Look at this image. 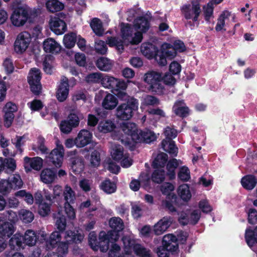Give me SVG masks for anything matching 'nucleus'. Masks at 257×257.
<instances>
[{
	"mask_svg": "<svg viewBox=\"0 0 257 257\" xmlns=\"http://www.w3.org/2000/svg\"><path fill=\"white\" fill-rule=\"evenodd\" d=\"M70 162L71 170L75 175H78L83 171L84 160L82 157H72L70 159Z\"/></svg>",
	"mask_w": 257,
	"mask_h": 257,
	"instance_id": "b1692460",
	"label": "nucleus"
},
{
	"mask_svg": "<svg viewBox=\"0 0 257 257\" xmlns=\"http://www.w3.org/2000/svg\"><path fill=\"white\" fill-rule=\"evenodd\" d=\"M103 75L100 73H91L88 74L85 80L87 83H98L102 81Z\"/></svg>",
	"mask_w": 257,
	"mask_h": 257,
	"instance_id": "4d7b16f0",
	"label": "nucleus"
},
{
	"mask_svg": "<svg viewBox=\"0 0 257 257\" xmlns=\"http://www.w3.org/2000/svg\"><path fill=\"white\" fill-rule=\"evenodd\" d=\"M32 9L28 6H17L13 9L10 19L12 24L15 27L23 26L27 22H32Z\"/></svg>",
	"mask_w": 257,
	"mask_h": 257,
	"instance_id": "7ed1b4c3",
	"label": "nucleus"
},
{
	"mask_svg": "<svg viewBox=\"0 0 257 257\" xmlns=\"http://www.w3.org/2000/svg\"><path fill=\"white\" fill-rule=\"evenodd\" d=\"M179 199V198L176 194H169L167 196V199L163 201L162 205L164 209L168 211L170 213L176 212H177V209L174 206V205H177V203Z\"/></svg>",
	"mask_w": 257,
	"mask_h": 257,
	"instance_id": "5701e85b",
	"label": "nucleus"
},
{
	"mask_svg": "<svg viewBox=\"0 0 257 257\" xmlns=\"http://www.w3.org/2000/svg\"><path fill=\"white\" fill-rule=\"evenodd\" d=\"M58 17H51L49 21L50 30L57 35L64 34L67 30V25L64 20L60 19L64 18L65 15L63 13H59Z\"/></svg>",
	"mask_w": 257,
	"mask_h": 257,
	"instance_id": "f8f14e48",
	"label": "nucleus"
},
{
	"mask_svg": "<svg viewBox=\"0 0 257 257\" xmlns=\"http://www.w3.org/2000/svg\"><path fill=\"white\" fill-rule=\"evenodd\" d=\"M136 254L141 257H151V250L140 244H136L134 247Z\"/></svg>",
	"mask_w": 257,
	"mask_h": 257,
	"instance_id": "603ef678",
	"label": "nucleus"
},
{
	"mask_svg": "<svg viewBox=\"0 0 257 257\" xmlns=\"http://www.w3.org/2000/svg\"><path fill=\"white\" fill-rule=\"evenodd\" d=\"M172 217L165 216L160 220L154 226V232L157 235L163 234L171 225Z\"/></svg>",
	"mask_w": 257,
	"mask_h": 257,
	"instance_id": "412c9836",
	"label": "nucleus"
},
{
	"mask_svg": "<svg viewBox=\"0 0 257 257\" xmlns=\"http://www.w3.org/2000/svg\"><path fill=\"white\" fill-rule=\"evenodd\" d=\"M47 10L51 13L59 12L64 8V4L58 0H48L46 3Z\"/></svg>",
	"mask_w": 257,
	"mask_h": 257,
	"instance_id": "58836bf2",
	"label": "nucleus"
},
{
	"mask_svg": "<svg viewBox=\"0 0 257 257\" xmlns=\"http://www.w3.org/2000/svg\"><path fill=\"white\" fill-rule=\"evenodd\" d=\"M177 55L176 51L171 44L165 43L161 45L159 54V65L164 66L167 64V58L172 59Z\"/></svg>",
	"mask_w": 257,
	"mask_h": 257,
	"instance_id": "4468645a",
	"label": "nucleus"
},
{
	"mask_svg": "<svg viewBox=\"0 0 257 257\" xmlns=\"http://www.w3.org/2000/svg\"><path fill=\"white\" fill-rule=\"evenodd\" d=\"M9 214L8 219L10 221H7V218L4 217H0V235L2 236L10 237L15 231L14 225L18 220V216L16 213L12 211H8Z\"/></svg>",
	"mask_w": 257,
	"mask_h": 257,
	"instance_id": "39448f33",
	"label": "nucleus"
},
{
	"mask_svg": "<svg viewBox=\"0 0 257 257\" xmlns=\"http://www.w3.org/2000/svg\"><path fill=\"white\" fill-rule=\"evenodd\" d=\"M11 191L10 183L8 180H2L0 181V193L6 195L8 194Z\"/></svg>",
	"mask_w": 257,
	"mask_h": 257,
	"instance_id": "680f3d73",
	"label": "nucleus"
},
{
	"mask_svg": "<svg viewBox=\"0 0 257 257\" xmlns=\"http://www.w3.org/2000/svg\"><path fill=\"white\" fill-rule=\"evenodd\" d=\"M4 126L7 128H9L12 124L14 119V113L11 112L4 113Z\"/></svg>",
	"mask_w": 257,
	"mask_h": 257,
	"instance_id": "0e129e2a",
	"label": "nucleus"
},
{
	"mask_svg": "<svg viewBox=\"0 0 257 257\" xmlns=\"http://www.w3.org/2000/svg\"><path fill=\"white\" fill-rule=\"evenodd\" d=\"M113 160L119 162L124 156L123 154V148L120 145L116 146L111 152Z\"/></svg>",
	"mask_w": 257,
	"mask_h": 257,
	"instance_id": "864d4df0",
	"label": "nucleus"
},
{
	"mask_svg": "<svg viewBox=\"0 0 257 257\" xmlns=\"http://www.w3.org/2000/svg\"><path fill=\"white\" fill-rule=\"evenodd\" d=\"M139 100L135 97L130 98L126 102L119 104L115 111L116 117L121 120H128L139 108Z\"/></svg>",
	"mask_w": 257,
	"mask_h": 257,
	"instance_id": "20e7f679",
	"label": "nucleus"
},
{
	"mask_svg": "<svg viewBox=\"0 0 257 257\" xmlns=\"http://www.w3.org/2000/svg\"><path fill=\"white\" fill-rule=\"evenodd\" d=\"M177 214L179 215L178 221L181 225L185 226L189 224V217L188 213L182 211L180 212H177Z\"/></svg>",
	"mask_w": 257,
	"mask_h": 257,
	"instance_id": "052dcab7",
	"label": "nucleus"
},
{
	"mask_svg": "<svg viewBox=\"0 0 257 257\" xmlns=\"http://www.w3.org/2000/svg\"><path fill=\"white\" fill-rule=\"evenodd\" d=\"M10 183L11 190H17L22 187L23 182L19 174H14L10 177L8 180Z\"/></svg>",
	"mask_w": 257,
	"mask_h": 257,
	"instance_id": "a19ab883",
	"label": "nucleus"
},
{
	"mask_svg": "<svg viewBox=\"0 0 257 257\" xmlns=\"http://www.w3.org/2000/svg\"><path fill=\"white\" fill-rule=\"evenodd\" d=\"M43 49L46 53H58L60 50V45L53 39L49 38L43 42Z\"/></svg>",
	"mask_w": 257,
	"mask_h": 257,
	"instance_id": "c85d7f7f",
	"label": "nucleus"
},
{
	"mask_svg": "<svg viewBox=\"0 0 257 257\" xmlns=\"http://www.w3.org/2000/svg\"><path fill=\"white\" fill-rule=\"evenodd\" d=\"M100 189L107 194L114 193L116 190V184L109 178H106L99 185Z\"/></svg>",
	"mask_w": 257,
	"mask_h": 257,
	"instance_id": "7c9ffc66",
	"label": "nucleus"
},
{
	"mask_svg": "<svg viewBox=\"0 0 257 257\" xmlns=\"http://www.w3.org/2000/svg\"><path fill=\"white\" fill-rule=\"evenodd\" d=\"M181 68V65L178 62L175 61L171 62L169 66V71L174 75L179 74Z\"/></svg>",
	"mask_w": 257,
	"mask_h": 257,
	"instance_id": "69168bd1",
	"label": "nucleus"
},
{
	"mask_svg": "<svg viewBox=\"0 0 257 257\" xmlns=\"http://www.w3.org/2000/svg\"><path fill=\"white\" fill-rule=\"evenodd\" d=\"M96 67L101 71H108L112 67V63L110 59L103 57H99L95 63Z\"/></svg>",
	"mask_w": 257,
	"mask_h": 257,
	"instance_id": "e433bc0d",
	"label": "nucleus"
},
{
	"mask_svg": "<svg viewBox=\"0 0 257 257\" xmlns=\"http://www.w3.org/2000/svg\"><path fill=\"white\" fill-rule=\"evenodd\" d=\"M247 213L248 223L251 224L257 223V210L254 208H250Z\"/></svg>",
	"mask_w": 257,
	"mask_h": 257,
	"instance_id": "338daca9",
	"label": "nucleus"
},
{
	"mask_svg": "<svg viewBox=\"0 0 257 257\" xmlns=\"http://www.w3.org/2000/svg\"><path fill=\"white\" fill-rule=\"evenodd\" d=\"M55 225L58 231H53L49 237V243L51 244H54L57 243L63 235L65 238H70L69 241H72L76 244L80 243L83 239L84 236L81 233L75 232L72 230H67L65 231L66 227V217L60 214L56 217Z\"/></svg>",
	"mask_w": 257,
	"mask_h": 257,
	"instance_id": "f03ea898",
	"label": "nucleus"
},
{
	"mask_svg": "<svg viewBox=\"0 0 257 257\" xmlns=\"http://www.w3.org/2000/svg\"><path fill=\"white\" fill-rule=\"evenodd\" d=\"M109 225L111 230H109L107 233L118 240L120 236L119 232L124 228L122 219L119 217H111L109 220Z\"/></svg>",
	"mask_w": 257,
	"mask_h": 257,
	"instance_id": "dca6fc26",
	"label": "nucleus"
},
{
	"mask_svg": "<svg viewBox=\"0 0 257 257\" xmlns=\"http://www.w3.org/2000/svg\"><path fill=\"white\" fill-rule=\"evenodd\" d=\"M230 15L231 13L230 12L225 10L219 15L217 19V24L215 27V30L217 32H220L223 29L225 25V21L230 17Z\"/></svg>",
	"mask_w": 257,
	"mask_h": 257,
	"instance_id": "79ce46f5",
	"label": "nucleus"
},
{
	"mask_svg": "<svg viewBox=\"0 0 257 257\" xmlns=\"http://www.w3.org/2000/svg\"><path fill=\"white\" fill-rule=\"evenodd\" d=\"M144 80L149 85L150 90L158 94L163 93L164 86L161 73L155 71L148 73L146 74Z\"/></svg>",
	"mask_w": 257,
	"mask_h": 257,
	"instance_id": "423d86ee",
	"label": "nucleus"
},
{
	"mask_svg": "<svg viewBox=\"0 0 257 257\" xmlns=\"http://www.w3.org/2000/svg\"><path fill=\"white\" fill-rule=\"evenodd\" d=\"M38 239L36 232L30 229L27 230L23 235L24 244L31 246L35 244Z\"/></svg>",
	"mask_w": 257,
	"mask_h": 257,
	"instance_id": "2f4dec72",
	"label": "nucleus"
},
{
	"mask_svg": "<svg viewBox=\"0 0 257 257\" xmlns=\"http://www.w3.org/2000/svg\"><path fill=\"white\" fill-rule=\"evenodd\" d=\"M164 135L166 136L167 141H172L173 139L175 138L177 136L176 130L170 126H167L165 128Z\"/></svg>",
	"mask_w": 257,
	"mask_h": 257,
	"instance_id": "e2e57ef3",
	"label": "nucleus"
},
{
	"mask_svg": "<svg viewBox=\"0 0 257 257\" xmlns=\"http://www.w3.org/2000/svg\"><path fill=\"white\" fill-rule=\"evenodd\" d=\"M19 217L23 222L29 223L34 220V215L30 210L22 209L19 212Z\"/></svg>",
	"mask_w": 257,
	"mask_h": 257,
	"instance_id": "3c124183",
	"label": "nucleus"
},
{
	"mask_svg": "<svg viewBox=\"0 0 257 257\" xmlns=\"http://www.w3.org/2000/svg\"><path fill=\"white\" fill-rule=\"evenodd\" d=\"M161 145L163 150L169 154H174L177 153L178 148L176 146L174 141L163 140Z\"/></svg>",
	"mask_w": 257,
	"mask_h": 257,
	"instance_id": "49530a36",
	"label": "nucleus"
},
{
	"mask_svg": "<svg viewBox=\"0 0 257 257\" xmlns=\"http://www.w3.org/2000/svg\"><path fill=\"white\" fill-rule=\"evenodd\" d=\"M240 183L243 188L251 190L256 185L257 179L253 175H246L241 178Z\"/></svg>",
	"mask_w": 257,
	"mask_h": 257,
	"instance_id": "cd10ccee",
	"label": "nucleus"
},
{
	"mask_svg": "<svg viewBox=\"0 0 257 257\" xmlns=\"http://www.w3.org/2000/svg\"><path fill=\"white\" fill-rule=\"evenodd\" d=\"M177 240L178 238L175 235L168 234L163 237L162 243L164 244L165 246H167L169 248H172V246H174L175 247L174 248V250L176 252L178 250V243H177Z\"/></svg>",
	"mask_w": 257,
	"mask_h": 257,
	"instance_id": "72a5a7b5",
	"label": "nucleus"
},
{
	"mask_svg": "<svg viewBox=\"0 0 257 257\" xmlns=\"http://www.w3.org/2000/svg\"><path fill=\"white\" fill-rule=\"evenodd\" d=\"M69 92L68 79L63 76L56 91V97L59 102L64 101L68 97Z\"/></svg>",
	"mask_w": 257,
	"mask_h": 257,
	"instance_id": "f3484780",
	"label": "nucleus"
},
{
	"mask_svg": "<svg viewBox=\"0 0 257 257\" xmlns=\"http://www.w3.org/2000/svg\"><path fill=\"white\" fill-rule=\"evenodd\" d=\"M31 37L29 33L24 31L17 37L14 43V50L17 53H23L28 48L31 41Z\"/></svg>",
	"mask_w": 257,
	"mask_h": 257,
	"instance_id": "ddd939ff",
	"label": "nucleus"
},
{
	"mask_svg": "<svg viewBox=\"0 0 257 257\" xmlns=\"http://www.w3.org/2000/svg\"><path fill=\"white\" fill-rule=\"evenodd\" d=\"M117 240L116 238L104 231L100 232L98 240L96 244L93 246L94 250L98 249L102 252H106L109 249L110 242H114Z\"/></svg>",
	"mask_w": 257,
	"mask_h": 257,
	"instance_id": "9b49d317",
	"label": "nucleus"
},
{
	"mask_svg": "<svg viewBox=\"0 0 257 257\" xmlns=\"http://www.w3.org/2000/svg\"><path fill=\"white\" fill-rule=\"evenodd\" d=\"M51 204L44 201L38 205V213L42 217L48 216L50 213Z\"/></svg>",
	"mask_w": 257,
	"mask_h": 257,
	"instance_id": "5fc2aeb1",
	"label": "nucleus"
},
{
	"mask_svg": "<svg viewBox=\"0 0 257 257\" xmlns=\"http://www.w3.org/2000/svg\"><path fill=\"white\" fill-rule=\"evenodd\" d=\"M178 177L183 182L188 181L190 178V170L186 166L182 167L178 173Z\"/></svg>",
	"mask_w": 257,
	"mask_h": 257,
	"instance_id": "6e6d98bb",
	"label": "nucleus"
},
{
	"mask_svg": "<svg viewBox=\"0 0 257 257\" xmlns=\"http://www.w3.org/2000/svg\"><path fill=\"white\" fill-rule=\"evenodd\" d=\"M41 180L45 184H51L57 178V170L54 168H45L40 174Z\"/></svg>",
	"mask_w": 257,
	"mask_h": 257,
	"instance_id": "4be33fe9",
	"label": "nucleus"
},
{
	"mask_svg": "<svg viewBox=\"0 0 257 257\" xmlns=\"http://www.w3.org/2000/svg\"><path fill=\"white\" fill-rule=\"evenodd\" d=\"M134 27L136 30L146 32L150 28V22L145 16H140L134 20Z\"/></svg>",
	"mask_w": 257,
	"mask_h": 257,
	"instance_id": "bb28decb",
	"label": "nucleus"
},
{
	"mask_svg": "<svg viewBox=\"0 0 257 257\" xmlns=\"http://www.w3.org/2000/svg\"><path fill=\"white\" fill-rule=\"evenodd\" d=\"M123 132L127 136L125 145L131 151H134L137 143L150 144L155 141L157 137L155 133L148 130H138L137 125L134 122H123L121 126Z\"/></svg>",
	"mask_w": 257,
	"mask_h": 257,
	"instance_id": "f257e3e1",
	"label": "nucleus"
},
{
	"mask_svg": "<svg viewBox=\"0 0 257 257\" xmlns=\"http://www.w3.org/2000/svg\"><path fill=\"white\" fill-rule=\"evenodd\" d=\"M162 244V245L157 249V253L159 257H169L170 252L173 254H174L175 251L174 248L175 247L172 246V248H169L167 246H165L163 243Z\"/></svg>",
	"mask_w": 257,
	"mask_h": 257,
	"instance_id": "de8ad7c7",
	"label": "nucleus"
},
{
	"mask_svg": "<svg viewBox=\"0 0 257 257\" xmlns=\"http://www.w3.org/2000/svg\"><path fill=\"white\" fill-rule=\"evenodd\" d=\"M100 162V156L99 152L97 150H94L91 152L90 156V163L93 167H97Z\"/></svg>",
	"mask_w": 257,
	"mask_h": 257,
	"instance_id": "bf43d9fd",
	"label": "nucleus"
},
{
	"mask_svg": "<svg viewBox=\"0 0 257 257\" xmlns=\"http://www.w3.org/2000/svg\"><path fill=\"white\" fill-rule=\"evenodd\" d=\"M24 242L23 241V235L19 233H16L10 239L9 241V246L11 250H20L21 248H24Z\"/></svg>",
	"mask_w": 257,
	"mask_h": 257,
	"instance_id": "a878e982",
	"label": "nucleus"
},
{
	"mask_svg": "<svg viewBox=\"0 0 257 257\" xmlns=\"http://www.w3.org/2000/svg\"><path fill=\"white\" fill-rule=\"evenodd\" d=\"M190 4L184 5L181 10L186 20L192 19L193 22H198V18L201 14V6L199 0H192Z\"/></svg>",
	"mask_w": 257,
	"mask_h": 257,
	"instance_id": "6e6552de",
	"label": "nucleus"
},
{
	"mask_svg": "<svg viewBox=\"0 0 257 257\" xmlns=\"http://www.w3.org/2000/svg\"><path fill=\"white\" fill-rule=\"evenodd\" d=\"M168 158V155L165 153L158 154L152 163L153 168L154 169L164 168L167 163Z\"/></svg>",
	"mask_w": 257,
	"mask_h": 257,
	"instance_id": "f704fd0d",
	"label": "nucleus"
},
{
	"mask_svg": "<svg viewBox=\"0 0 257 257\" xmlns=\"http://www.w3.org/2000/svg\"><path fill=\"white\" fill-rule=\"evenodd\" d=\"M118 104V100L115 96L108 93L104 97L102 106L103 108L107 110H112Z\"/></svg>",
	"mask_w": 257,
	"mask_h": 257,
	"instance_id": "c756f323",
	"label": "nucleus"
},
{
	"mask_svg": "<svg viewBox=\"0 0 257 257\" xmlns=\"http://www.w3.org/2000/svg\"><path fill=\"white\" fill-rule=\"evenodd\" d=\"M90 26L93 32L98 36H101L104 33L102 24L101 20L97 18H93L90 23Z\"/></svg>",
	"mask_w": 257,
	"mask_h": 257,
	"instance_id": "4c0bfd02",
	"label": "nucleus"
},
{
	"mask_svg": "<svg viewBox=\"0 0 257 257\" xmlns=\"http://www.w3.org/2000/svg\"><path fill=\"white\" fill-rule=\"evenodd\" d=\"M116 78L108 75L103 76L101 84L102 86L108 89H111V91L114 93L115 86H116Z\"/></svg>",
	"mask_w": 257,
	"mask_h": 257,
	"instance_id": "c03bdc74",
	"label": "nucleus"
},
{
	"mask_svg": "<svg viewBox=\"0 0 257 257\" xmlns=\"http://www.w3.org/2000/svg\"><path fill=\"white\" fill-rule=\"evenodd\" d=\"M141 50L145 57L149 59H154L159 64L160 50L157 46L150 42L144 43L141 45Z\"/></svg>",
	"mask_w": 257,
	"mask_h": 257,
	"instance_id": "2eb2a0df",
	"label": "nucleus"
},
{
	"mask_svg": "<svg viewBox=\"0 0 257 257\" xmlns=\"http://www.w3.org/2000/svg\"><path fill=\"white\" fill-rule=\"evenodd\" d=\"M64 155V149L62 144H56V147L48 154L46 162L49 165L59 168L62 166Z\"/></svg>",
	"mask_w": 257,
	"mask_h": 257,
	"instance_id": "9d476101",
	"label": "nucleus"
},
{
	"mask_svg": "<svg viewBox=\"0 0 257 257\" xmlns=\"http://www.w3.org/2000/svg\"><path fill=\"white\" fill-rule=\"evenodd\" d=\"M178 194L184 201H188L191 198L189 186L186 184L180 185L178 188Z\"/></svg>",
	"mask_w": 257,
	"mask_h": 257,
	"instance_id": "ea45409f",
	"label": "nucleus"
},
{
	"mask_svg": "<svg viewBox=\"0 0 257 257\" xmlns=\"http://www.w3.org/2000/svg\"><path fill=\"white\" fill-rule=\"evenodd\" d=\"M172 109L177 116L182 118L189 115L190 109L183 99L176 100L173 106Z\"/></svg>",
	"mask_w": 257,
	"mask_h": 257,
	"instance_id": "aec40b11",
	"label": "nucleus"
},
{
	"mask_svg": "<svg viewBox=\"0 0 257 257\" xmlns=\"http://www.w3.org/2000/svg\"><path fill=\"white\" fill-rule=\"evenodd\" d=\"M245 239L247 244L250 246H253L257 244V226L254 229L247 228L245 230Z\"/></svg>",
	"mask_w": 257,
	"mask_h": 257,
	"instance_id": "473e14b6",
	"label": "nucleus"
},
{
	"mask_svg": "<svg viewBox=\"0 0 257 257\" xmlns=\"http://www.w3.org/2000/svg\"><path fill=\"white\" fill-rule=\"evenodd\" d=\"M65 200L64 210L68 218L73 219L76 217L75 210L73 206L76 199L74 191L70 187L66 186L63 192Z\"/></svg>",
	"mask_w": 257,
	"mask_h": 257,
	"instance_id": "0eeeda50",
	"label": "nucleus"
},
{
	"mask_svg": "<svg viewBox=\"0 0 257 257\" xmlns=\"http://www.w3.org/2000/svg\"><path fill=\"white\" fill-rule=\"evenodd\" d=\"M63 44L64 46L70 49L73 47L77 41V35L74 32H71L64 36Z\"/></svg>",
	"mask_w": 257,
	"mask_h": 257,
	"instance_id": "37998d69",
	"label": "nucleus"
},
{
	"mask_svg": "<svg viewBox=\"0 0 257 257\" xmlns=\"http://www.w3.org/2000/svg\"><path fill=\"white\" fill-rule=\"evenodd\" d=\"M65 239V241H61V237H60L59 240L57 241V243L54 244H51L49 241L47 242V245H50L53 250L52 252L57 253L58 255H61L64 257V255H66L68 252L69 244L73 243H75L72 241H69V239H70V238Z\"/></svg>",
	"mask_w": 257,
	"mask_h": 257,
	"instance_id": "a211bd4d",
	"label": "nucleus"
},
{
	"mask_svg": "<svg viewBox=\"0 0 257 257\" xmlns=\"http://www.w3.org/2000/svg\"><path fill=\"white\" fill-rule=\"evenodd\" d=\"M122 39L124 41L129 40L134 32V28L128 23H121L120 25Z\"/></svg>",
	"mask_w": 257,
	"mask_h": 257,
	"instance_id": "c9c22d12",
	"label": "nucleus"
},
{
	"mask_svg": "<svg viewBox=\"0 0 257 257\" xmlns=\"http://www.w3.org/2000/svg\"><path fill=\"white\" fill-rule=\"evenodd\" d=\"M198 206L201 211L205 213H209L212 210V207L207 200H201L200 201Z\"/></svg>",
	"mask_w": 257,
	"mask_h": 257,
	"instance_id": "774afa93",
	"label": "nucleus"
},
{
	"mask_svg": "<svg viewBox=\"0 0 257 257\" xmlns=\"http://www.w3.org/2000/svg\"><path fill=\"white\" fill-rule=\"evenodd\" d=\"M165 178V171L163 169H155L151 175L152 181L157 184L162 183Z\"/></svg>",
	"mask_w": 257,
	"mask_h": 257,
	"instance_id": "a18cd8bd",
	"label": "nucleus"
},
{
	"mask_svg": "<svg viewBox=\"0 0 257 257\" xmlns=\"http://www.w3.org/2000/svg\"><path fill=\"white\" fill-rule=\"evenodd\" d=\"M54 60L53 56L51 55H47L45 57L43 62V66L44 71L48 74H51L53 73V62Z\"/></svg>",
	"mask_w": 257,
	"mask_h": 257,
	"instance_id": "8fccbe9b",
	"label": "nucleus"
},
{
	"mask_svg": "<svg viewBox=\"0 0 257 257\" xmlns=\"http://www.w3.org/2000/svg\"><path fill=\"white\" fill-rule=\"evenodd\" d=\"M41 78V72L39 69L33 68L30 70L28 76V82L31 91L35 95H40L42 92Z\"/></svg>",
	"mask_w": 257,
	"mask_h": 257,
	"instance_id": "1a4fd4ad",
	"label": "nucleus"
},
{
	"mask_svg": "<svg viewBox=\"0 0 257 257\" xmlns=\"http://www.w3.org/2000/svg\"><path fill=\"white\" fill-rule=\"evenodd\" d=\"M5 72L7 75L12 74L15 67L12 60L10 58H6L3 63Z\"/></svg>",
	"mask_w": 257,
	"mask_h": 257,
	"instance_id": "13d9d810",
	"label": "nucleus"
},
{
	"mask_svg": "<svg viewBox=\"0 0 257 257\" xmlns=\"http://www.w3.org/2000/svg\"><path fill=\"white\" fill-rule=\"evenodd\" d=\"M92 140V133L89 130L82 129L76 138V147L82 148L90 144Z\"/></svg>",
	"mask_w": 257,
	"mask_h": 257,
	"instance_id": "6ab92c4d",
	"label": "nucleus"
},
{
	"mask_svg": "<svg viewBox=\"0 0 257 257\" xmlns=\"http://www.w3.org/2000/svg\"><path fill=\"white\" fill-rule=\"evenodd\" d=\"M115 128L114 123L111 120H107L100 122L98 126L99 131L103 133L112 132Z\"/></svg>",
	"mask_w": 257,
	"mask_h": 257,
	"instance_id": "09e8293b",
	"label": "nucleus"
},
{
	"mask_svg": "<svg viewBox=\"0 0 257 257\" xmlns=\"http://www.w3.org/2000/svg\"><path fill=\"white\" fill-rule=\"evenodd\" d=\"M24 161L25 168L29 166L31 169L39 171L41 169L43 165V160L39 157L33 158L25 157Z\"/></svg>",
	"mask_w": 257,
	"mask_h": 257,
	"instance_id": "393cba45",
	"label": "nucleus"
}]
</instances>
